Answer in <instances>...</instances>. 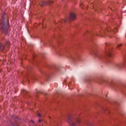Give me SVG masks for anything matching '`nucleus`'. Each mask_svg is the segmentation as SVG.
I'll return each instance as SVG.
<instances>
[{
    "label": "nucleus",
    "instance_id": "423d86ee",
    "mask_svg": "<svg viewBox=\"0 0 126 126\" xmlns=\"http://www.w3.org/2000/svg\"><path fill=\"white\" fill-rule=\"evenodd\" d=\"M9 47H10V43L7 40H5L4 41L3 43H0V51L5 53L6 51H8L9 49Z\"/></svg>",
    "mask_w": 126,
    "mask_h": 126
},
{
    "label": "nucleus",
    "instance_id": "20e7f679",
    "mask_svg": "<svg viewBox=\"0 0 126 126\" xmlns=\"http://www.w3.org/2000/svg\"><path fill=\"white\" fill-rule=\"evenodd\" d=\"M27 70V73L25 75V78L27 80L29 81V77L32 78L33 77L34 79L37 80V78L34 76V72L33 71V69L31 66H28L26 68Z\"/></svg>",
    "mask_w": 126,
    "mask_h": 126
},
{
    "label": "nucleus",
    "instance_id": "f257e3e1",
    "mask_svg": "<svg viewBox=\"0 0 126 126\" xmlns=\"http://www.w3.org/2000/svg\"><path fill=\"white\" fill-rule=\"evenodd\" d=\"M105 55H102V54L98 52V50H97V45L95 44H94L92 46L90 52L91 55H93L95 58H98V59H103V58H105L108 63H110L111 60L109 58L113 57V47L112 45L109 43H105Z\"/></svg>",
    "mask_w": 126,
    "mask_h": 126
},
{
    "label": "nucleus",
    "instance_id": "2eb2a0df",
    "mask_svg": "<svg viewBox=\"0 0 126 126\" xmlns=\"http://www.w3.org/2000/svg\"><path fill=\"white\" fill-rule=\"evenodd\" d=\"M122 46H123V44H120L117 46V48H118V49H120V48H121V47H122Z\"/></svg>",
    "mask_w": 126,
    "mask_h": 126
},
{
    "label": "nucleus",
    "instance_id": "39448f33",
    "mask_svg": "<svg viewBox=\"0 0 126 126\" xmlns=\"http://www.w3.org/2000/svg\"><path fill=\"white\" fill-rule=\"evenodd\" d=\"M67 122L69 124L70 126H76L77 124H80L81 121L79 118L74 119L72 116L69 115L67 117Z\"/></svg>",
    "mask_w": 126,
    "mask_h": 126
},
{
    "label": "nucleus",
    "instance_id": "f8f14e48",
    "mask_svg": "<svg viewBox=\"0 0 126 126\" xmlns=\"http://www.w3.org/2000/svg\"><path fill=\"white\" fill-rule=\"evenodd\" d=\"M44 75H45V77L46 78V80L47 81H48L49 80L48 79V78H49V77H50V74L48 73L47 72H44Z\"/></svg>",
    "mask_w": 126,
    "mask_h": 126
},
{
    "label": "nucleus",
    "instance_id": "f03ea898",
    "mask_svg": "<svg viewBox=\"0 0 126 126\" xmlns=\"http://www.w3.org/2000/svg\"><path fill=\"white\" fill-rule=\"evenodd\" d=\"M5 13H3L2 15V19L0 23V31L4 36L8 35V29H9V21L8 18L5 19Z\"/></svg>",
    "mask_w": 126,
    "mask_h": 126
},
{
    "label": "nucleus",
    "instance_id": "f3484780",
    "mask_svg": "<svg viewBox=\"0 0 126 126\" xmlns=\"http://www.w3.org/2000/svg\"><path fill=\"white\" fill-rule=\"evenodd\" d=\"M39 93H41V92H36V97L38 96V94H39Z\"/></svg>",
    "mask_w": 126,
    "mask_h": 126
},
{
    "label": "nucleus",
    "instance_id": "ddd939ff",
    "mask_svg": "<svg viewBox=\"0 0 126 126\" xmlns=\"http://www.w3.org/2000/svg\"><path fill=\"white\" fill-rule=\"evenodd\" d=\"M87 34H89V35H91V36H93V35H94V32H87L86 33V35H87Z\"/></svg>",
    "mask_w": 126,
    "mask_h": 126
},
{
    "label": "nucleus",
    "instance_id": "aec40b11",
    "mask_svg": "<svg viewBox=\"0 0 126 126\" xmlns=\"http://www.w3.org/2000/svg\"><path fill=\"white\" fill-rule=\"evenodd\" d=\"M42 120H38V122H39V123H42Z\"/></svg>",
    "mask_w": 126,
    "mask_h": 126
},
{
    "label": "nucleus",
    "instance_id": "b1692460",
    "mask_svg": "<svg viewBox=\"0 0 126 126\" xmlns=\"http://www.w3.org/2000/svg\"><path fill=\"white\" fill-rule=\"evenodd\" d=\"M90 80H88V81H88V82H89V81H90Z\"/></svg>",
    "mask_w": 126,
    "mask_h": 126
},
{
    "label": "nucleus",
    "instance_id": "4468645a",
    "mask_svg": "<svg viewBox=\"0 0 126 126\" xmlns=\"http://www.w3.org/2000/svg\"><path fill=\"white\" fill-rule=\"evenodd\" d=\"M54 69H55V70H57V71H59V70H60V67L55 66Z\"/></svg>",
    "mask_w": 126,
    "mask_h": 126
},
{
    "label": "nucleus",
    "instance_id": "393cba45",
    "mask_svg": "<svg viewBox=\"0 0 126 126\" xmlns=\"http://www.w3.org/2000/svg\"><path fill=\"white\" fill-rule=\"evenodd\" d=\"M69 58H72V56H70Z\"/></svg>",
    "mask_w": 126,
    "mask_h": 126
},
{
    "label": "nucleus",
    "instance_id": "5701e85b",
    "mask_svg": "<svg viewBox=\"0 0 126 126\" xmlns=\"http://www.w3.org/2000/svg\"><path fill=\"white\" fill-rule=\"evenodd\" d=\"M61 37H62V36H61V35H59V36H58L57 38L59 39V38H61Z\"/></svg>",
    "mask_w": 126,
    "mask_h": 126
},
{
    "label": "nucleus",
    "instance_id": "a878e982",
    "mask_svg": "<svg viewBox=\"0 0 126 126\" xmlns=\"http://www.w3.org/2000/svg\"><path fill=\"white\" fill-rule=\"evenodd\" d=\"M103 109L104 111H105V108H103Z\"/></svg>",
    "mask_w": 126,
    "mask_h": 126
},
{
    "label": "nucleus",
    "instance_id": "dca6fc26",
    "mask_svg": "<svg viewBox=\"0 0 126 126\" xmlns=\"http://www.w3.org/2000/svg\"><path fill=\"white\" fill-rule=\"evenodd\" d=\"M118 31V29H114V30L113 31V33H116V32H117Z\"/></svg>",
    "mask_w": 126,
    "mask_h": 126
},
{
    "label": "nucleus",
    "instance_id": "bb28decb",
    "mask_svg": "<svg viewBox=\"0 0 126 126\" xmlns=\"http://www.w3.org/2000/svg\"><path fill=\"white\" fill-rule=\"evenodd\" d=\"M33 79V80H34V79Z\"/></svg>",
    "mask_w": 126,
    "mask_h": 126
},
{
    "label": "nucleus",
    "instance_id": "6e6552de",
    "mask_svg": "<svg viewBox=\"0 0 126 126\" xmlns=\"http://www.w3.org/2000/svg\"><path fill=\"white\" fill-rule=\"evenodd\" d=\"M76 18V16L75 15V14L73 12H71L70 13L69 17H67L65 20L62 19L61 21L59 22V24L63 23V22L65 23V22L67 21H72V20H75Z\"/></svg>",
    "mask_w": 126,
    "mask_h": 126
},
{
    "label": "nucleus",
    "instance_id": "a211bd4d",
    "mask_svg": "<svg viewBox=\"0 0 126 126\" xmlns=\"http://www.w3.org/2000/svg\"><path fill=\"white\" fill-rule=\"evenodd\" d=\"M37 116H38V117H39L40 118V117H41L42 115H41V114L40 113H38Z\"/></svg>",
    "mask_w": 126,
    "mask_h": 126
},
{
    "label": "nucleus",
    "instance_id": "7ed1b4c3",
    "mask_svg": "<svg viewBox=\"0 0 126 126\" xmlns=\"http://www.w3.org/2000/svg\"><path fill=\"white\" fill-rule=\"evenodd\" d=\"M96 36H99V37H105L107 34L111 38L112 36L111 35L113 34V32L111 30L110 27H108L107 29L104 30H102L101 31H99L98 33H94Z\"/></svg>",
    "mask_w": 126,
    "mask_h": 126
},
{
    "label": "nucleus",
    "instance_id": "9d476101",
    "mask_svg": "<svg viewBox=\"0 0 126 126\" xmlns=\"http://www.w3.org/2000/svg\"><path fill=\"white\" fill-rule=\"evenodd\" d=\"M53 2H54V1L52 0H49V1L47 2L42 1L40 6L43 7L44 5H46L47 4H51V3H53Z\"/></svg>",
    "mask_w": 126,
    "mask_h": 126
},
{
    "label": "nucleus",
    "instance_id": "9b49d317",
    "mask_svg": "<svg viewBox=\"0 0 126 126\" xmlns=\"http://www.w3.org/2000/svg\"><path fill=\"white\" fill-rule=\"evenodd\" d=\"M125 65L124 64L117 63L116 64V66L118 67V68H122V67H124Z\"/></svg>",
    "mask_w": 126,
    "mask_h": 126
},
{
    "label": "nucleus",
    "instance_id": "1a4fd4ad",
    "mask_svg": "<svg viewBox=\"0 0 126 126\" xmlns=\"http://www.w3.org/2000/svg\"><path fill=\"white\" fill-rule=\"evenodd\" d=\"M13 119H14V123H12V126H19L18 124L21 122V120L17 117H15V116H12Z\"/></svg>",
    "mask_w": 126,
    "mask_h": 126
},
{
    "label": "nucleus",
    "instance_id": "4be33fe9",
    "mask_svg": "<svg viewBox=\"0 0 126 126\" xmlns=\"http://www.w3.org/2000/svg\"><path fill=\"white\" fill-rule=\"evenodd\" d=\"M25 91V94H27L28 93V92H27V91Z\"/></svg>",
    "mask_w": 126,
    "mask_h": 126
},
{
    "label": "nucleus",
    "instance_id": "6ab92c4d",
    "mask_svg": "<svg viewBox=\"0 0 126 126\" xmlns=\"http://www.w3.org/2000/svg\"><path fill=\"white\" fill-rule=\"evenodd\" d=\"M31 122H32V124H35V122H34L33 121V120H32V119L31 120Z\"/></svg>",
    "mask_w": 126,
    "mask_h": 126
},
{
    "label": "nucleus",
    "instance_id": "0eeeda50",
    "mask_svg": "<svg viewBox=\"0 0 126 126\" xmlns=\"http://www.w3.org/2000/svg\"><path fill=\"white\" fill-rule=\"evenodd\" d=\"M94 82H97L99 84H103V83H107V84H109V85H111L112 87H114V85H115V82L103 79H95L94 80Z\"/></svg>",
    "mask_w": 126,
    "mask_h": 126
},
{
    "label": "nucleus",
    "instance_id": "412c9836",
    "mask_svg": "<svg viewBox=\"0 0 126 126\" xmlns=\"http://www.w3.org/2000/svg\"><path fill=\"white\" fill-rule=\"evenodd\" d=\"M35 55H33V61H34V60H35Z\"/></svg>",
    "mask_w": 126,
    "mask_h": 126
}]
</instances>
